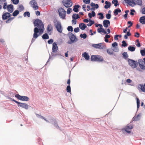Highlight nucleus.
Instances as JSON below:
<instances>
[{
  "instance_id": "c9c22d12",
  "label": "nucleus",
  "mask_w": 145,
  "mask_h": 145,
  "mask_svg": "<svg viewBox=\"0 0 145 145\" xmlns=\"http://www.w3.org/2000/svg\"><path fill=\"white\" fill-rule=\"evenodd\" d=\"M107 52L109 55H112L113 54V52L110 49H107Z\"/></svg>"
},
{
  "instance_id": "13d9d810",
  "label": "nucleus",
  "mask_w": 145,
  "mask_h": 145,
  "mask_svg": "<svg viewBox=\"0 0 145 145\" xmlns=\"http://www.w3.org/2000/svg\"><path fill=\"white\" fill-rule=\"evenodd\" d=\"M80 29L78 27L74 29V31L75 33H78Z\"/></svg>"
},
{
  "instance_id": "aec40b11",
  "label": "nucleus",
  "mask_w": 145,
  "mask_h": 145,
  "mask_svg": "<svg viewBox=\"0 0 145 145\" xmlns=\"http://www.w3.org/2000/svg\"><path fill=\"white\" fill-rule=\"evenodd\" d=\"M83 57H84L86 60H88L89 59V56L88 54L87 53L85 52L82 54Z\"/></svg>"
},
{
  "instance_id": "6ab92c4d",
  "label": "nucleus",
  "mask_w": 145,
  "mask_h": 145,
  "mask_svg": "<svg viewBox=\"0 0 145 145\" xmlns=\"http://www.w3.org/2000/svg\"><path fill=\"white\" fill-rule=\"evenodd\" d=\"M79 27L82 30H84L87 27L86 25L83 23L80 24L79 25Z\"/></svg>"
},
{
  "instance_id": "9d476101",
  "label": "nucleus",
  "mask_w": 145,
  "mask_h": 145,
  "mask_svg": "<svg viewBox=\"0 0 145 145\" xmlns=\"http://www.w3.org/2000/svg\"><path fill=\"white\" fill-rule=\"evenodd\" d=\"M46 30L47 33L49 35H51L53 31V27L51 24H50L48 25Z\"/></svg>"
},
{
  "instance_id": "f704fd0d",
  "label": "nucleus",
  "mask_w": 145,
  "mask_h": 145,
  "mask_svg": "<svg viewBox=\"0 0 145 145\" xmlns=\"http://www.w3.org/2000/svg\"><path fill=\"white\" fill-rule=\"evenodd\" d=\"M19 13V11L18 10H16L13 12L12 15L14 16H17Z\"/></svg>"
},
{
  "instance_id": "b1692460",
  "label": "nucleus",
  "mask_w": 145,
  "mask_h": 145,
  "mask_svg": "<svg viewBox=\"0 0 145 145\" xmlns=\"http://www.w3.org/2000/svg\"><path fill=\"white\" fill-rule=\"evenodd\" d=\"M72 18L74 20H76L80 18V17L78 14H74L72 16Z\"/></svg>"
},
{
  "instance_id": "69168bd1",
  "label": "nucleus",
  "mask_w": 145,
  "mask_h": 145,
  "mask_svg": "<svg viewBox=\"0 0 145 145\" xmlns=\"http://www.w3.org/2000/svg\"><path fill=\"white\" fill-rule=\"evenodd\" d=\"M53 40L51 39L48 41V43L49 44H51L53 43Z\"/></svg>"
},
{
  "instance_id": "412c9836",
  "label": "nucleus",
  "mask_w": 145,
  "mask_h": 145,
  "mask_svg": "<svg viewBox=\"0 0 145 145\" xmlns=\"http://www.w3.org/2000/svg\"><path fill=\"white\" fill-rule=\"evenodd\" d=\"M97 32L99 33H101V32H102L103 33H104L105 34H107V33L106 32V31L105 30V29L104 28H103V27L101 29H97Z\"/></svg>"
},
{
  "instance_id": "c85d7f7f",
  "label": "nucleus",
  "mask_w": 145,
  "mask_h": 145,
  "mask_svg": "<svg viewBox=\"0 0 145 145\" xmlns=\"http://www.w3.org/2000/svg\"><path fill=\"white\" fill-rule=\"evenodd\" d=\"M42 38L43 39H47L49 38V37L48 34L45 33L42 35Z\"/></svg>"
},
{
  "instance_id": "338daca9",
  "label": "nucleus",
  "mask_w": 145,
  "mask_h": 145,
  "mask_svg": "<svg viewBox=\"0 0 145 145\" xmlns=\"http://www.w3.org/2000/svg\"><path fill=\"white\" fill-rule=\"evenodd\" d=\"M135 11L134 9L131 10V12L130 13V14L131 15H134V12H135Z\"/></svg>"
},
{
  "instance_id": "bb28decb",
  "label": "nucleus",
  "mask_w": 145,
  "mask_h": 145,
  "mask_svg": "<svg viewBox=\"0 0 145 145\" xmlns=\"http://www.w3.org/2000/svg\"><path fill=\"white\" fill-rule=\"evenodd\" d=\"M80 6L78 5H76L74 6V8L73 9V11L75 12H78V8H79Z\"/></svg>"
},
{
  "instance_id": "423d86ee",
  "label": "nucleus",
  "mask_w": 145,
  "mask_h": 145,
  "mask_svg": "<svg viewBox=\"0 0 145 145\" xmlns=\"http://www.w3.org/2000/svg\"><path fill=\"white\" fill-rule=\"evenodd\" d=\"M15 97L19 100L23 101H27L29 100V98L25 96H21L19 94H16Z\"/></svg>"
},
{
  "instance_id": "a211bd4d",
  "label": "nucleus",
  "mask_w": 145,
  "mask_h": 145,
  "mask_svg": "<svg viewBox=\"0 0 145 145\" xmlns=\"http://www.w3.org/2000/svg\"><path fill=\"white\" fill-rule=\"evenodd\" d=\"M13 7L12 5L10 4L8 5L7 6L8 11L10 13L12 12H13Z\"/></svg>"
},
{
  "instance_id": "4c0bfd02",
  "label": "nucleus",
  "mask_w": 145,
  "mask_h": 145,
  "mask_svg": "<svg viewBox=\"0 0 145 145\" xmlns=\"http://www.w3.org/2000/svg\"><path fill=\"white\" fill-rule=\"evenodd\" d=\"M140 52L141 55L143 56H145V48H144L143 50H140Z\"/></svg>"
},
{
  "instance_id": "1a4fd4ad",
  "label": "nucleus",
  "mask_w": 145,
  "mask_h": 145,
  "mask_svg": "<svg viewBox=\"0 0 145 145\" xmlns=\"http://www.w3.org/2000/svg\"><path fill=\"white\" fill-rule=\"evenodd\" d=\"M29 4L35 10H37L38 8V7L37 5L36 1L35 0H32L31 1Z\"/></svg>"
},
{
  "instance_id": "f3484780",
  "label": "nucleus",
  "mask_w": 145,
  "mask_h": 145,
  "mask_svg": "<svg viewBox=\"0 0 145 145\" xmlns=\"http://www.w3.org/2000/svg\"><path fill=\"white\" fill-rule=\"evenodd\" d=\"M141 116V114L140 113L137 116H135L133 118V121H137L140 120Z\"/></svg>"
},
{
  "instance_id": "a18cd8bd",
  "label": "nucleus",
  "mask_w": 145,
  "mask_h": 145,
  "mask_svg": "<svg viewBox=\"0 0 145 145\" xmlns=\"http://www.w3.org/2000/svg\"><path fill=\"white\" fill-rule=\"evenodd\" d=\"M137 108H138L140 106V100L138 98H137Z\"/></svg>"
},
{
  "instance_id": "20e7f679",
  "label": "nucleus",
  "mask_w": 145,
  "mask_h": 145,
  "mask_svg": "<svg viewBox=\"0 0 145 145\" xmlns=\"http://www.w3.org/2000/svg\"><path fill=\"white\" fill-rule=\"evenodd\" d=\"M60 18L62 19H65L66 12L64 9L62 8H59L58 10Z\"/></svg>"
},
{
  "instance_id": "37998d69",
  "label": "nucleus",
  "mask_w": 145,
  "mask_h": 145,
  "mask_svg": "<svg viewBox=\"0 0 145 145\" xmlns=\"http://www.w3.org/2000/svg\"><path fill=\"white\" fill-rule=\"evenodd\" d=\"M11 1L15 5L18 4L19 2V0H11Z\"/></svg>"
},
{
  "instance_id": "680f3d73",
  "label": "nucleus",
  "mask_w": 145,
  "mask_h": 145,
  "mask_svg": "<svg viewBox=\"0 0 145 145\" xmlns=\"http://www.w3.org/2000/svg\"><path fill=\"white\" fill-rule=\"evenodd\" d=\"M36 116L37 117V118H44V117L41 116V115H40L37 114H36Z\"/></svg>"
},
{
  "instance_id": "0eeeda50",
  "label": "nucleus",
  "mask_w": 145,
  "mask_h": 145,
  "mask_svg": "<svg viewBox=\"0 0 145 145\" xmlns=\"http://www.w3.org/2000/svg\"><path fill=\"white\" fill-rule=\"evenodd\" d=\"M63 5L66 8L71 7L72 5V3L70 0H64L62 1Z\"/></svg>"
},
{
  "instance_id": "bf43d9fd",
  "label": "nucleus",
  "mask_w": 145,
  "mask_h": 145,
  "mask_svg": "<svg viewBox=\"0 0 145 145\" xmlns=\"http://www.w3.org/2000/svg\"><path fill=\"white\" fill-rule=\"evenodd\" d=\"M118 45V44L116 42H114L112 44V46L113 47H117Z\"/></svg>"
},
{
  "instance_id": "774afa93",
  "label": "nucleus",
  "mask_w": 145,
  "mask_h": 145,
  "mask_svg": "<svg viewBox=\"0 0 145 145\" xmlns=\"http://www.w3.org/2000/svg\"><path fill=\"white\" fill-rule=\"evenodd\" d=\"M141 12L142 14H145V7L142 8L141 10Z\"/></svg>"
},
{
  "instance_id": "a19ab883",
  "label": "nucleus",
  "mask_w": 145,
  "mask_h": 145,
  "mask_svg": "<svg viewBox=\"0 0 145 145\" xmlns=\"http://www.w3.org/2000/svg\"><path fill=\"white\" fill-rule=\"evenodd\" d=\"M138 62L139 63V66L142 65L143 64L145 63V62L143 61L141 59L138 60Z\"/></svg>"
},
{
  "instance_id": "58836bf2",
  "label": "nucleus",
  "mask_w": 145,
  "mask_h": 145,
  "mask_svg": "<svg viewBox=\"0 0 145 145\" xmlns=\"http://www.w3.org/2000/svg\"><path fill=\"white\" fill-rule=\"evenodd\" d=\"M24 9V7L22 5H19V7L18 8V9L20 11H22Z\"/></svg>"
},
{
  "instance_id": "c756f323",
  "label": "nucleus",
  "mask_w": 145,
  "mask_h": 145,
  "mask_svg": "<svg viewBox=\"0 0 145 145\" xmlns=\"http://www.w3.org/2000/svg\"><path fill=\"white\" fill-rule=\"evenodd\" d=\"M128 49L129 50L133 52L135 50V48L134 46H129L128 47Z\"/></svg>"
},
{
  "instance_id": "2eb2a0df",
  "label": "nucleus",
  "mask_w": 145,
  "mask_h": 145,
  "mask_svg": "<svg viewBox=\"0 0 145 145\" xmlns=\"http://www.w3.org/2000/svg\"><path fill=\"white\" fill-rule=\"evenodd\" d=\"M10 16V14L8 12L4 13L2 15V18L3 20H6Z\"/></svg>"
},
{
  "instance_id": "e2e57ef3",
  "label": "nucleus",
  "mask_w": 145,
  "mask_h": 145,
  "mask_svg": "<svg viewBox=\"0 0 145 145\" xmlns=\"http://www.w3.org/2000/svg\"><path fill=\"white\" fill-rule=\"evenodd\" d=\"M95 26L96 27H98V26H99L100 27V28H99V29H101L102 27H103V25H102L101 24H95Z\"/></svg>"
},
{
  "instance_id": "c03bdc74",
  "label": "nucleus",
  "mask_w": 145,
  "mask_h": 145,
  "mask_svg": "<svg viewBox=\"0 0 145 145\" xmlns=\"http://www.w3.org/2000/svg\"><path fill=\"white\" fill-rule=\"evenodd\" d=\"M67 92L70 93L71 92V88L70 85L67 86Z\"/></svg>"
},
{
  "instance_id": "393cba45",
  "label": "nucleus",
  "mask_w": 145,
  "mask_h": 145,
  "mask_svg": "<svg viewBox=\"0 0 145 145\" xmlns=\"http://www.w3.org/2000/svg\"><path fill=\"white\" fill-rule=\"evenodd\" d=\"M97 55H92L91 57V60L92 61H97Z\"/></svg>"
},
{
  "instance_id": "f8f14e48",
  "label": "nucleus",
  "mask_w": 145,
  "mask_h": 145,
  "mask_svg": "<svg viewBox=\"0 0 145 145\" xmlns=\"http://www.w3.org/2000/svg\"><path fill=\"white\" fill-rule=\"evenodd\" d=\"M128 29L127 27L126 28L123 29V32L124 33H126L127 32L126 34L124 36V37L125 39H128L127 36H129L131 35V34L130 33L129 31H130V30H129V31L128 32H127V30Z\"/></svg>"
},
{
  "instance_id": "603ef678",
  "label": "nucleus",
  "mask_w": 145,
  "mask_h": 145,
  "mask_svg": "<svg viewBox=\"0 0 145 145\" xmlns=\"http://www.w3.org/2000/svg\"><path fill=\"white\" fill-rule=\"evenodd\" d=\"M143 70L145 69V63L139 66Z\"/></svg>"
},
{
  "instance_id": "f03ea898",
  "label": "nucleus",
  "mask_w": 145,
  "mask_h": 145,
  "mask_svg": "<svg viewBox=\"0 0 145 145\" xmlns=\"http://www.w3.org/2000/svg\"><path fill=\"white\" fill-rule=\"evenodd\" d=\"M55 27L56 28L57 30L59 33L62 32L61 26V23L56 19H54L53 21Z\"/></svg>"
},
{
  "instance_id": "f257e3e1",
  "label": "nucleus",
  "mask_w": 145,
  "mask_h": 145,
  "mask_svg": "<svg viewBox=\"0 0 145 145\" xmlns=\"http://www.w3.org/2000/svg\"><path fill=\"white\" fill-rule=\"evenodd\" d=\"M33 24L34 26L36 27L34 29V33L33 35L31 43L35 41V39H37L40 35L43 33L44 29V25L41 20L37 19L34 22Z\"/></svg>"
},
{
  "instance_id": "6e6d98bb",
  "label": "nucleus",
  "mask_w": 145,
  "mask_h": 145,
  "mask_svg": "<svg viewBox=\"0 0 145 145\" xmlns=\"http://www.w3.org/2000/svg\"><path fill=\"white\" fill-rule=\"evenodd\" d=\"M114 48L113 49V50L115 52H118L119 51V50L117 47H114Z\"/></svg>"
},
{
  "instance_id": "7ed1b4c3",
  "label": "nucleus",
  "mask_w": 145,
  "mask_h": 145,
  "mask_svg": "<svg viewBox=\"0 0 145 145\" xmlns=\"http://www.w3.org/2000/svg\"><path fill=\"white\" fill-rule=\"evenodd\" d=\"M11 99L12 101L18 104V107H20L26 110H27L30 107L29 105L25 103H20L16 101L14 99Z\"/></svg>"
},
{
  "instance_id": "39448f33",
  "label": "nucleus",
  "mask_w": 145,
  "mask_h": 145,
  "mask_svg": "<svg viewBox=\"0 0 145 145\" xmlns=\"http://www.w3.org/2000/svg\"><path fill=\"white\" fill-rule=\"evenodd\" d=\"M128 62L129 65L133 68H136L138 65L137 62L133 59H128Z\"/></svg>"
},
{
  "instance_id": "79ce46f5",
  "label": "nucleus",
  "mask_w": 145,
  "mask_h": 145,
  "mask_svg": "<svg viewBox=\"0 0 145 145\" xmlns=\"http://www.w3.org/2000/svg\"><path fill=\"white\" fill-rule=\"evenodd\" d=\"M80 37L81 38H83L84 39H85L87 37V35L86 33L81 34L80 35Z\"/></svg>"
},
{
  "instance_id": "ddd939ff",
  "label": "nucleus",
  "mask_w": 145,
  "mask_h": 145,
  "mask_svg": "<svg viewBox=\"0 0 145 145\" xmlns=\"http://www.w3.org/2000/svg\"><path fill=\"white\" fill-rule=\"evenodd\" d=\"M131 4L134 5H142V0H131Z\"/></svg>"
},
{
  "instance_id": "6e6552de",
  "label": "nucleus",
  "mask_w": 145,
  "mask_h": 145,
  "mask_svg": "<svg viewBox=\"0 0 145 145\" xmlns=\"http://www.w3.org/2000/svg\"><path fill=\"white\" fill-rule=\"evenodd\" d=\"M92 46L97 49H105L106 48L105 45L102 43H100L98 44H93L92 45Z\"/></svg>"
},
{
  "instance_id": "8fccbe9b",
  "label": "nucleus",
  "mask_w": 145,
  "mask_h": 145,
  "mask_svg": "<svg viewBox=\"0 0 145 145\" xmlns=\"http://www.w3.org/2000/svg\"><path fill=\"white\" fill-rule=\"evenodd\" d=\"M67 29L69 31L72 32L73 31V28L71 26H69Z\"/></svg>"
},
{
  "instance_id": "052dcab7",
  "label": "nucleus",
  "mask_w": 145,
  "mask_h": 145,
  "mask_svg": "<svg viewBox=\"0 0 145 145\" xmlns=\"http://www.w3.org/2000/svg\"><path fill=\"white\" fill-rule=\"evenodd\" d=\"M71 10H72V9L71 8H68L67 11V13L68 14H70Z\"/></svg>"
},
{
  "instance_id": "49530a36",
  "label": "nucleus",
  "mask_w": 145,
  "mask_h": 145,
  "mask_svg": "<svg viewBox=\"0 0 145 145\" xmlns=\"http://www.w3.org/2000/svg\"><path fill=\"white\" fill-rule=\"evenodd\" d=\"M98 15L101 16L100 17H99V19H102L104 17L103 14L102 13H98Z\"/></svg>"
},
{
  "instance_id": "7c9ffc66",
  "label": "nucleus",
  "mask_w": 145,
  "mask_h": 145,
  "mask_svg": "<svg viewBox=\"0 0 145 145\" xmlns=\"http://www.w3.org/2000/svg\"><path fill=\"white\" fill-rule=\"evenodd\" d=\"M138 87L140 88L142 91L145 92V84L144 86L140 85H139Z\"/></svg>"
},
{
  "instance_id": "864d4df0",
  "label": "nucleus",
  "mask_w": 145,
  "mask_h": 145,
  "mask_svg": "<svg viewBox=\"0 0 145 145\" xmlns=\"http://www.w3.org/2000/svg\"><path fill=\"white\" fill-rule=\"evenodd\" d=\"M14 18H9L6 21V23H9Z\"/></svg>"
},
{
  "instance_id": "cd10ccee",
  "label": "nucleus",
  "mask_w": 145,
  "mask_h": 145,
  "mask_svg": "<svg viewBox=\"0 0 145 145\" xmlns=\"http://www.w3.org/2000/svg\"><path fill=\"white\" fill-rule=\"evenodd\" d=\"M121 12V10L119 8H118L115 9L114 12V14L116 15L118 14L119 12Z\"/></svg>"
},
{
  "instance_id": "09e8293b",
  "label": "nucleus",
  "mask_w": 145,
  "mask_h": 145,
  "mask_svg": "<svg viewBox=\"0 0 145 145\" xmlns=\"http://www.w3.org/2000/svg\"><path fill=\"white\" fill-rule=\"evenodd\" d=\"M94 23V22L93 21H91L89 22V23L87 25L88 26H91Z\"/></svg>"
},
{
  "instance_id": "9b49d317",
  "label": "nucleus",
  "mask_w": 145,
  "mask_h": 145,
  "mask_svg": "<svg viewBox=\"0 0 145 145\" xmlns=\"http://www.w3.org/2000/svg\"><path fill=\"white\" fill-rule=\"evenodd\" d=\"M69 37L70 40L76 42L77 40V39L76 36L72 33H71L69 34Z\"/></svg>"
},
{
  "instance_id": "72a5a7b5",
  "label": "nucleus",
  "mask_w": 145,
  "mask_h": 145,
  "mask_svg": "<svg viewBox=\"0 0 145 145\" xmlns=\"http://www.w3.org/2000/svg\"><path fill=\"white\" fill-rule=\"evenodd\" d=\"M114 3H115L114 4V5L115 7H116L117 5H119V4L118 3V1L117 0H113L112 2V3L114 4Z\"/></svg>"
},
{
  "instance_id": "e433bc0d",
  "label": "nucleus",
  "mask_w": 145,
  "mask_h": 145,
  "mask_svg": "<svg viewBox=\"0 0 145 145\" xmlns=\"http://www.w3.org/2000/svg\"><path fill=\"white\" fill-rule=\"evenodd\" d=\"M56 55L54 53H51V55L50 56L49 58L48 61H47L46 63V65L48 63V62L49 61L51 57H53L54 56H55Z\"/></svg>"
},
{
  "instance_id": "dca6fc26",
  "label": "nucleus",
  "mask_w": 145,
  "mask_h": 145,
  "mask_svg": "<svg viewBox=\"0 0 145 145\" xmlns=\"http://www.w3.org/2000/svg\"><path fill=\"white\" fill-rule=\"evenodd\" d=\"M103 25L104 27L107 28L110 25V22L108 20H104L103 22Z\"/></svg>"
},
{
  "instance_id": "0e129e2a",
  "label": "nucleus",
  "mask_w": 145,
  "mask_h": 145,
  "mask_svg": "<svg viewBox=\"0 0 145 145\" xmlns=\"http://www.w3.org/2000/svg\"><path fill=\"white\" fill-rule=\"evenodd\" d=\"M127 23L128 24H129L130 25L128 26V28L130 27H131L132 25H133V23L131 21H129L127 22Z\"/></svg>"
},
{
  "instance_id": "4be33fe9",
  "label": "nucleus",
  "mask_w": 145,
  "mask_h": 145,
  "mask_svg": "<svg viewBox=\"0 0 145 145\" xmlns=\"http://www.w3.org/2000/svg\"><path fill=\"white\" fill-rule=\"evenodd\" d=\"M105 8L106 9H107L110 7L111 6V3L110 2L108 1H106L105 2Z\"/></svg>"
},
{
  "instance_id": "5fc2aeb1",
  "label": "nucleus",
  "mask_w": 145,
  "mask_h": 145,
  "mask_svg": "<svg viewBox=\"0 0 145 145\" xmlns=\"http://www.w3.org/2000/svg\"><path fill=\"white\" fill-rule=\"evenodd\" d=\"M111 17V15L109 14H106V18L108 19H109Z\"/></svg>"
},
{
  "instance_id": "4468645a",
  "label": "nucleus",
  "mask_w": 145,
  "mask_h": 145,
  "mask_svg": "<svg viewBox=\"0 0 145 145\" xmlns=\"http://www.w3.org/2000/svg\"><path fill=\"white\" fill-rule=\"evenodd\" d=\"M58 50V47L57 46V44L56 42H54L53 43L52 47V52H53L55 53L57 52Z\"/></svg>"
},
{
  "instance_id": "5701e85b",
  "label": "nucleus",
  "mask_w": 145,
  "mask_h": 145,
  "mask_svg": "<svg viewBox=\"0 0 145 145\" xmlns=\"http://www.w3.org/2000/svg\"><path fill=\"white\" fill-rule=\"evenodd\" d=\"M139 22L142 24H145V16H143L141 17L139 19Z\"/></svg>"
},
{
  "instance_id": "473e14b6",
  "label": "nucleus",
  "mask_w": 145,
  "mask_h": 145,
  "mask_svg": "<svg viewBox=\"0 0 145 145\" xmlns=\"http://www.w3.org/2000/svg\"><path fill=\"white\" fill-rule=\"evenodd\" d=\"M122 55L123 56V58L124 59H126L128 57V54L126 52H124L122 54Z\"/></svg>"
},
{
  "instance_id": "2f4dec72",
  "label": "nucleus",
  "mask_w": 145,
  "mask_h": 145,
  "mask_svg": "<svg viewBox=\"0 0 145 145\" xmlns=\"http://www.w3.org/2000/svg\"><path fill=\"white\" fill-rule=\"evenodd\" d=\"M27 16L28 17H30V13L29 12H25L24 14V17H26Z\"/></svg>"
},
{
  "instance_id": "ea45409f",
  "label": "nucleus",
  "mask_w": 145,
  "mask_h": 145,
  "mask_svg": "<svg viewBox=\"0 0 145 145\" xmlns=\"http://www.w3.org/2000/svg\"><path fill=\"white\" fill-rule=\"evenodd\" d=\"M125 3L128 4L130 6H132L131 0H124Z\"/></svg>"
},
{
  "instance_id": "a878e982",
  "label": "nucleus",
  "mask_w": 145,
  "mask_h": 145,
  "mask_svg": "<svg viewBox=\"0 0 145 145\" xmlns=\"http://www.w3.org/2000/svg\"><path fill=\"white\" fill-rule=\"evenodd\" d=\"M97 61L99 62L102 61L104 60L103 57L99 55H97Z\"/></svg>"
},
{
  "instance_id": "3c124183",
  "label": "nucleus",
  "mask_w": 145,
  "mask_h": 145,
  "mask_svg": "<svg viewBox=\"0 0 145 145\" xmlns=\"http://www.w3.org/2000/svg\"><path fill=\"white\" fill-rule=\"evenodd\" d=\"M126 128H128L129 129H131L133 128V127L132 125H131L129 124H128L125 127Z\"/></svg>"
},
{
  "instance_id": "de8ad7c7",
  "label": "nucleus",
  "mask_w": 145,
  "mask_h": 145,
  "mask_svg": "<svg viewBox=\"0 0 145 145\" xmlns=\"http://www.w3.org/2000/svg\"><path fill=\"white\" fill-rule=\"evenodd\" d=\"M122 44H121V46L123 47H125L127 46V44L126 43V42L124 41L123 40L122 41Z\"/></svg>"
},
{
  "instance_id": "4d7b16f0",
  "label": "nucleus",
  "mask_w": 145,
  "mask_h": 145,
  "mask_svg": "<svg viewBox=\"0 0 145 145\" xmlns=\"http://www.w3.org/2000/svg\"><path fill=\"white\" fill-rule=\"evenodd\" d=\"M83 2L85 4H89L90 2V0H83Z\"/></svg>"
}]
</instances>
